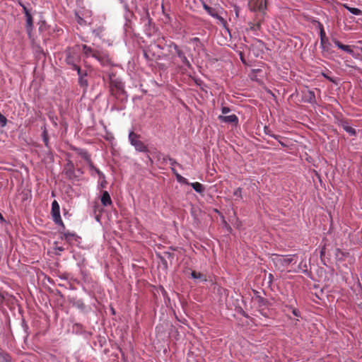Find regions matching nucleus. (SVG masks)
I'll list each match as a JSON object with an SVG mask.
<instances>
[{
    "label": "nucleus",
    "instance_id": "1",
    "mask_svg": "<svg viewBox=\"0 0 362 362\" xmlns=\"http://www.w3.org/2000/svg\"><path fill=\"white\" fill-rule=\"evenodd\" d=\"M109 87L111 95L120 102L127 100V95L124 90L123 83L116 78L114 73L109 74Z\"/></svg>",
    "mask_w": 362,
    "mask_h": 362
},
{
    "label": "nucleus",
    "instance_id": "2",
    "mask_svg": "<svg viewBox=\"0 0 362 362\" xmlns=\"http://www.w3.org/2000/svg\"><path fill=\"white\" fill-rule=\"evenodd\" d=\"M82 49L83 52L86 57L92 56L93 57L98 60L103 65L111 64V59H110L107 54L98 50L93 49L91 47L87 46L86 45H83Z\"/></svg>",
    "mask_w": 362,
    "mask_h": 362
},
{
    "label": "nucleus",
    "instance_id": "3",
    "mask_svg": "<svg viewBox=\"0 0 362 362\" xmlns=\"http://www.w3.org/2000/svg\"><path fill=\"white\" fill-rule=\"evenodd\" d=\"M163 47L160 44L156 42L151 43L145 49H144V55L145 58L150 61L159 59L163 54Z\"/></svg>",
    "mask_w": 362,
    "mask_h": 362
},
{
    "label": "nucleus",
    "instance_id": "4",
    "mask_svg": "<svg viewBox=\"0 0 362 362\" xmlns=\"http://www.w3.org/2000/svg\"><path fill=\"white\" fill-rule=\"evenodd\" d=\"M297 255H281L278 254L272 255V262L275 267L279 269H284L292 263H296L295 258Z\"/></svg>",
    "mask_w": 362,
    "mask_h": 362
},
{
    "label": "nucleus",
    "instance_id": "5",
    "mask_svg": "<svg viewBox=\"0 0 362 362\" xmlns=\"http://www.w3.org/2000/svg\"><path fill=\"white\" fill-rule=\"evenodd\" d=\"M140 137V134H138L133 131L130 132L129 134V142L133 146H134L136 151L144 153L148 152L147 146H146L143 141L139 140Z\"/></svg>",
    "mask_w": 362,
    "mask_h": 362
},
{
    "label": "nucleus",
    "instance_id": "6",
    "mask_svg": "<svg viewBox=\"0 0 362 362\" xmlns=\"http://www.w3.org/2000/svg\"><path fill=\"white\" fill-rule=\"evenodd\" d=\"M248 6L251 11H259L263 18L267 10V0H250Z\"/></svg>",
    "mask_w": 362,
    "mask_h": 362
},
{
    "label": "nucleus",
    "instance_id": "7",
    "mask_svg": "<svg viewBox=\"0 0 362 362\" xmlns=\"http://www.w3.org/2000/svg\"><path fill=\"white\" fill-rule=\"evenodd\" d=\"M51 214L52 216L53 221L56 224L59 225L63 229H65V226L61 218L59 205L56 200H54L52 203V211Z\"/></svg>",
    "mask_w": 362,
    "mask_h": 362
},
{
    "label": "nucleus",
    "instance_id": "8",
    "mask_svg": "<svg viewBox=\"0 0 362 362\" xmlns=\"http://www.w3.org/2000/svg\"><path fill=\"white\" fill-rule=\"evenodd\" d=\"M167 46L170 48L173 47L177 57L182 60V62L187 67V68H192V65L189 60L187 59L185 53L182 49L179 48V47L173 42H170Z\"/></svg>",
    "mask_w": 362,
    "mask_h": 362
},
{
    "label": "nucleus",
    "instance_id": "9",
    "mask_svg": "<svg viewBox=\"0 0 362 362\" xmlns=\"http://www.w3.org/2000/svg\"><path fill=\"white\" fill-rule=\"evenodd\" d=\"M203 7L210 16L218 19L224 27L226 26V21L218 14V11L216 8L211 7L205 3L203 4Z\"/></svg>",
    "mask_w": 362,
    "mask_h": 362
},
{
    "label": "nucleus",
    "instance_id": "10",
    "mask_svg": "<svg viewBox=\"0 0 362 362\" xmlns=\"http://www.w3.org/2000/svg\"><path fill=\"white\" fill-rule=\"evenodd\" d=\"M71 149L73 151H76L78 155H79L82 158H83L88 163L89 168H93V163L90 158V155L87 152V151L82 149V148H76V147H72Z\"/></svg>",
    "mask_w": 362,
    "mask_h": 362
},
{
    "label": "nucleus",
    "instance_id": "11",
    "mask_svg": "<svg viewBox=\"0 0 362 362\" xmlns=\"http://www.w3.org/2000/svg\"><path fill=\"white\" fill-rule=\"evenodd\" d=\"M303 100L306 103H310V104H316V98L314 91L310 90H307L306 91H303Z\"/></svg>",
    "mask_w": 362,
    "mask_h": 362
},
{
    "label": "nucleus",
    "instance_id": "12",
    "mask_svg": "<svg viewBox=\"0 0 362 362\" xmlns=\"http://www.w3.org/2000/svg\"><path fill=\"white\" fill-rule=\"evenodd\" d=\"M332 42L334 43V45L340 49L349 53V54L354 56V51L351 48V46L349 45H345L342 44L340 41H339L336 38L332 39Z\"/></svg>",
    "mask_w": 362,
    "mask_h": 362
},
{
    "label": "nucleus",
    "instance_id": "13",
    "mask_svg": "<svg viewBox=\"0 0 362 362\" xmlns=\"http://www.w3.org/2000/svg\"><path fill=\"white\" fill-rule=\"evenodd\" d=\"M59 233L62 234L61 239L64 240L68 243H70L73 239L76 240V238H78L75 233L66 232L65 229H63L62 227L59 230Z\"/></svg>",
    "mask_w": 362,
    "mask_h": 362
},
{
    "label": "nucleus",
    "instance_id": "14",
    "mask_svg": "<svg viewBox=\"0 0 362 362\" xmlns=\"http://www.w3.org/2000/svg\"><path fill=\"white\" fill-rule=\"evenodd\" d=\"M218 118L220 121L226 123H231L235 125L238 123V118L235 115H231L229 116L219 115Z\"/></svg>",
    "mask_w": 362,
    "mask_h": 362
},
{
    "label": "nucleus",
    "instance_id": "15",
    "mask_svg": "<svg viewBox=\"0 0 362 362\" xmlns=\"http://www.w3.org/2000/svg\"><path fill=\"white\" fill-rule=\"evenodd\" d=\"M70 303L72 304L73 306L77 308L82 312H86L87 311V307L85 305V303L81 300H77L75 298H73L70 300Z\"/></svg>",
    "mask_w": 362,
    "mask_h": 362
},
{
    "label": "nucleus",
    "instance_id": "16",
    "mask_svg": "<svg viewBox=\"0 0 362 362\" xmlns=\"http://www.w3.org/2000/svg\"><path fill=\"white\" fill-rule=\"evenodd\" d=\"M101 203L104 206H110L112 204L110 194L107 191H103L101 196Z\"/></svg>",
    "mask_w": 362,
    "mask_h": 362
},
{
    "label": "nucleus",
    "instance_id": "17",
    "mask_svg": "<svg viewBox=\"0 0 362 362\" xmlns=\"http://www.w3.org/2000/svg\"><path fill=\"white\" fill-rule=\"evenodd\" d=\"M25 18H26L25 28H26L28 34L30 35L31 34V32H32L33 28V16H32L31 13H30V14L26 13Z\"/></svg>",
    "mask_w": 362,
    "mask_h": 362
},
{
    "label": "nucleus",
    "instance_id": "18",
    "mask_svg": "<svg viewBox=\"0 0 362 362\" xmlns=\"http://www.w3.org/2000/svg\"><path fill=\"white\" fill-rule=\"evenodd\" d=\"M255 300L257 302L259 307L266 306L269 307L271 303L269 301L264 298V297L261 296L260 295H257L255 297Z\"/></svg>",
    "mask_w": 362,
    "mask_h": 362
},
{
    "label": "nucleus",
    "instance_id": "19",
    "mask_svg": "<svg viewBox=\"0 0 362 362\" xmlns=\"http://www.w3.org/2000/svg\"><path fill=\"white\" fill-rule=\"evenodd\" d=\"M341 127H343V129L346 132H348L349 134H350V135L351 136H355L356 134V130L351 127V126L349 125L348 122L346 121H344V120H341Z\"/></svg>",
    "mask_w": 362,
    "mask_h": 362
},
{
    "label": "nucleus",
    "instance_id": "20",
    "mask_svg": "<svg viewBox=\"0 0 362 362\" xmlns=\"http://www.w3.org/2000/svg\"><path fill=\"white\" fill-rule=\"evenodd\" d=\"M42 140L44 141L45 146L48 149H50V146H49V136H48V132H47V128L45 126H44L42 127Z\"/></svg>",
    "mask_w": 362,
    "mask_h": 362
},
{
    "label": "nucleus",
    "instance_id": "21",
    "mask_svg": "<svg viewBox=\"0 0 362 362\" xmlns=\"http://www.w3.org/2000/svg\"><path fill=\"white\" fill-rule=\"evenodd\" d=\"M349 255V252H343L341 249L337 248L336 250V259L338 261H344L346 257Z\"/></svg>",
    "mask_w": 362,
    "mask_h": 362
},
{
    "label": "nucleus",
    "instance_id": "22",
    "mask_svg": "<svg viewBox=\"0 0 362 362\" xmlns=\"http://www.w3.org/2000/svg\"><path fill=\"white\" fill-rule=\"evenodd\" d=\"M171 170L173 173L175 175L177 180L182 184L185 185H189V182L186 178L180 175L177 170L175 169V168L171 167Z\"/></svg>",
    "mask_w": 362,
    "mask_h": 362
},
{
    "label": "nucleus",
    "instance_id": "23",
    "mask_svg": "<svg viewBox=\"0 0 362 362\" xmlns=\"http://www.w3.org/2000/svg\"><path fill=\"white\" fill-rule=\"evenodd\" d=\"M189 185L198 193L199 194H202L204 190H205V188L203 186L202 184L199 183V182H192V183H189Z\"/></svg>",
    "mask_w": 362,
    "mask_h": 362
},
{
    "label": "nucleus",
    "instance_id": "24",
    "mask_svg": "<svg viewBox=\"0 0 362 362\" xmlns=\"http://www.w3.org/2000/svg\"><path fill=\"white\" fill-rule=\"evenodd\" d=\"M320 47L322 48V52H329L331 49V44L329 42L328 38L326 40H323V41H320Z\"/></svg>",
    "mask_w": 362,
    "mask_h": 362
},
{
    "label": "nucleus",
    "instance_id": "25",
    "mask_svg": "<svg viewBox=\"0 0 362 362\" xmlns=\"http://www.w3.org/2000/svg\"><path fill=\"white\" fill-rule=\"evenodd\" d=\"M262 19H259L256 23H249V30L252 31H258L261 29V23H262Z\"/></svg>",
    "mask_w": 362,
    "mask_h": 362
},
{
    "label": "nucleus",
    "instance_id": "26",
    "mask_svg": "<svg viewBox=\"0 0 362 362\" xmlns=\"http://www.w3.org/2000/svg\"><path fill=\"white\" fill-rule=\"evenodd\" d=\"M66 177L69 180H78L77 175L75 174L74 169L64 170Z\"/></svg>",
    "mask_w": 362,
    "mask_h": 362
},
{
    "label": "nucleus",
    "instance_id": "27",
    "mask_svg": "<svg viewBox=\"0 0 362 362\" xmlns=\"http://www.w3.org/2000/svg\"><path fill=\"white\" fill-rule=\"evenodd\" d=\"M78 83L79 86L83 88V93H85L88 86L86 76H81L80 78H78Z\"/></svg>",
    "mask_w": 362,
    "mask_h": 362
},
{
    "label": "nucleus",
    "instance_id": "28",
    "mask_svg": "<svg viewBox=\"0 0 362 362\" xmlns=\"http://www.w3.org/2000/svg\"><path fill=\"white\" fill-rule=\"evenodd\" d=\"M191 276L195 279H200L203 281H206V276L202 273L197 272L196 271H192L191 272Z\"/></svg>",
    "mask_w": 362,
    "mask_h": 362
},
{
    "label": "nucleus",
    "instance_id": "29",
    "mask_svg": "<svg viewBox=\"0 0 362 362\" xmlns=\"http://www.w3.org/2000/svg\"><path fill=\"white\" fill-rule=\"evenodd\" d=\"M163 161L164 162H166L167 160H169L170 163V165L171 167L174 168L175 165H177L179 166L180 168H182V165L178 163L174 158H171L170 156H165L163 158Z\"/></svg>",
    "mask_w": 362,
    "mask_h": 362
},
{
    "label": "nucleus",
    "instance_id": "30",
    "mask_svg": "<svg viewBox=\"0 0 362 362\" xmlns=\"http://www.w3.org/2000/svg\"><path fill=\"white\" fill-rule=\"evenodd\" d=\"M344 8H346L350 13H351L352 14L354 15H356V16H358V15H361L362 14V11L361 10L357 8H352V7H350L349 6H347L346 4H344Z\"/></svg>",
    "mask_w": 362,
    "mask_h": 362
},
{
    "label": "nucleus",
    "instance_id": "31",
    "mask_svg": "<svg viewBox=\"0 0 362 362\" xmlns=\"http://www.w3.org/2000/svg\"><path fill=\"white\" fill-rule=\"evenodd\" d=\"M0 362H11V357L5 352L0 353Z\"/></svg>",
    "mask_w": 362,
    "mask_h": 362
},
{
    "label": "nucleus",
    "instance_id": "32",
    "mask_svg": "<svg viewBox=\"0 0 362 362\" xmlns=\"http://www.w3.org/2000/svg\"><path fill=\"white\" fill-rule=\"evenodd\" d=\"M66 62L68 64L72 66L73 69L75 68V66H78L75 63V59L73 56H71V53H69L67 54L66 58Z\"/></svg>",
    "mask_w": 362,
    "mask_h": 362
},
{
    "label": "nucleus",
    "instance_id": "33",
    "mask_svg": "<svg viewBox=\"0 0 362 362\" xmlns=\"http://www.w3.org/2000/svg\"><path fill=\"white\" fill-rule=\"evenodd\" d=\"M325 252H326V244H324V245L321 247V250H320V259L324 265H327V263L325 261Z\"/></svg>",
    "mask_w": 362,
    "mask_h": 362
},
{
    "label": "nucleus",
    "instance_id": "34",
    "mask_svg": "<svg viewBox=\"0 0 362 362\" xmlns=\"http://www.w3.org/2000/svg\"><path fill=\"white\" fill-rule=\"evenodd\" d=\"M285 307H286V308H287L288 310H291L292 313H293L295 316H296V317H300V311H299L298 309H296V308H293L292 305H285Z\"/></svg>",
    "mask_w": 362,
    "mask_h": 362
},
{
    "label": "nucleus",
    "instance_id": "35",
    "mask_svg": "<svg viewBox=\"0 0 362 362\" xmlns=\"http://www.w3.org/2000/svg\"><path fill=\"white\" fill-rule=\"evenodd\" d=\"M74 69L77 71L78 78H80L81 76H87L86 71L81 70L79 66H75Z\"/></svg>",
    "mask_w": 362,
    "mask_h": 362
},
{
    "label": "nucleus",
    "instance_id": "36",
    "mask_svg": "<svg viewBox=\"0 0 362 362\" xmlns=\"http://www.w3.org/2000/svg\"><path fill=\"white\" fill-rule=\"evenodd\" d=\"M264 133H265L266 134H267V135H269V136H272V137H273V138H274V139H279V137H280V136H278V135L273 134L272 133L271 129H270L268 127H267V126H265V127H264Z\"/></svg>",
    "mask_w": 362,
    "mask_h": 362
},
{
    "label": "nucleus",
    "instance_id": "37",
    "mask_svg": "<svg viewBox=\"0 0 362 362\" xmlns=\"http://www.w3.org/2000/svg\"><path fill=\"white\" fill-rule=\"evenodd\" d=\"M7 123L6 117L0 112V126L5 127Z\"/></svg>",
    "mask_w": 362,
    "mask_h": 362
},
{
    "label": "nucleus",
    "instance_id": "38",
    "mask_svg": "<svg viewBox=\"0 0 362 362\" xmlns=\"http://www.w3.org/2000/svg\"><path fill=\"white\" fill-rule=\"evenodd\" d=\"M90 170H94L95 173H96L100 178H104V174L98 169L94 165L93 168H89Z\"/></svg>",
    "mask_w": 362,
    "mask_h": 362
},
{
    "label": "nucleus",
    "instance_id": "39",
    "mask_svg": "<svg viewBox=\"0 0 362 362\" xmlns=\"http://www.w3.org/2000/svg\"><path fill=\"white\" fill-rule=\"evenodd\" d=\"M233 195L240 198V199H242L243 198V195H242V188L241 187H238L237 188L234 192H233Z\"/></svg>",
    "mask_w": 362,
    "mask_h": 362
},
{
    "label": "nucleus",
    "instance_id": "40",
    "mask_svg": "<svg viewBox=\"0 0 362 362\" xmlns=\"http://www.w3.org/2000/svg\"><path fill=\"white\" fill-rule=\"evenodd\" d=\"M320 41H323V40L327 39V37H326V33L325 32L324 28H321V30H320Z\"/></svg>",
    "mask_w": 362,
    "mask_h": 362
},
{
    "label": "nucleus",
    "instance_id": "41",
    "mask_svg": "<svg viewBox=\"0 0 362 362\" xmlns=\"http://www.w3.org/2000/svg\"><path fill=\"white\" fill-rule=\"evenodd\" d=\"M320 41H323V40L327 39V37H326V33L325 32L324 28H321V30H320Z\"/></svg>",
    "mask_w": 362,
    "mask_h": 362
},
{
    "label": "nucleus",
    "instance_id": "42",
    "mask_svg": "<svg viewBox=\"0 0 362 362\" xmlns=\"http://www.w3.org/2000/svg\"><path fill=\"white\" fill-rule=\"evenodd\" d=\"M72 169H74V163L71 160H69L68 163L65 165L64 170H72Z\"/></svg>",
    "mask_w": 362,
    "mask_h": 362
},
{
    "label": "nucleus",
    "instance_id": "43",
    "mask_svg": "<svg viewBox=\"0 0 362 362\" xmlns=\"http://www.w3.org/2000/svg\"><path fill=\"white\" fill-rule=\"evenodd\" d=\"M322 75L324 76V78H325L328 81H331L332 83H337L336 80H334L333 78L329 76L327 74H326L325 73H322Z\"/></svg>",
    "mask_w": 362,
    "mask_h": 362
},
{
    "label": "nucleus",
    "instance_id": "44",
    "mask_svg": "<svg viewBox=\"0 0 362 362\" xmlns=\"http://www.w3.org/2000/svg\"><path fill=\"white\" fill-rule=\"evenodd\" d=\"M163 257H165V258H168V259H173L174 254L171 253L170 252H164Z\"/></svg>",
    "mask_w": 362,
    "mask_h": 362
},
{
    "label": "nucleus",
    "instance_id": "45",
    "mask_svg": "<svg viewBox=\"0 0 362 362\" xmlns=\"http://www.w3.org/2000/svg\"><path fill=\"white\" fill-rule=\"evenodd\" d=\"M158 256L160 258V262H162V264L165 266V267H168V262H167L165 257L161 256L160 255H158Z\"/></svg>",
    "mask_w": 362,
    "mask_h": 362
},
{
    "label": "nucleus",
    "instance_id": "46",
    "mask_svg": "<svg viewBox=\"0 0 362 362\" xmlns=\"http://www.w3.org/2000/svg\"><path fill=\"white\" fill-rule=\"evenodd\" d=\"M102 180L100 187L101 189L105 188L107 185V181L105 180V177L104 176V178H100Z\"/></svg>",
    "mask_w": 362,
    "mask_h": 362
},
{
    "label": "nucleus",
    "instance_id": "47",
    "mask_svg": "<svg viewBox=\"0 0 362 362\" xmlns=\"http://www.w3.org/2000/svg\"><path fill=\"white\" fill-rule=\"evenodd\" d=\"M221 112L223 114H227L230 112V109L228 107H222Z\"/></svg>",
    "mask_w": 362,
    "mask_h": 362
},
{
    "label": "nucleus",
    "instance_id": "48",
    "mask_svg": "<svg viewBox=\"0 0 362 362\" xmlns=\"http://www.w3.org/2000/svg\"><path fill=\"white\" fill-rule=\"evenodd\" d=\"M313 23H317V28H319L320 30H321V28H324L323 25L320 21L314 20Z\"/></svg>",
    "mask_w": 362,
    "mask_h": 362
},
{
    "label": "nucleus",
    "instance_id": "49",
    "mask_svg": "<svg viewBox=\"0 0 362 362\" xmlns=\"http://www.w3.org/2000/svg\"><path fill=\"white\" fill-rule=\"evenodd\" d=\"M22 8H23V13H25V16H26V13L27 14H30V13L29 10L28 9V8L25 5H22Z\"/></svg>",
    "mask_w": 362,
    "mask_h": 362
},
{
    "label": "nucleus",
    "instance_id": "50",
    "mask_svg": "<svg viewBox=\"0 0 362 362\" xmlns=\"http://www.w3.org/2000/svg\"><path fill=\"white\" fill-rule=\"evenodd\" d=\"M268 278H269V283H271V282H272V281H273V280H274V276H273V274H269Z\"/></svg>",
    "mask_w": 362,
    "mask_h": 362
},
{
    "label": "nucleus",
    "instance_id": "51",
    "mask_svg": "<svg viewBox=\"0 0 362 362\" xmlns=\"http://www.w3.org/2000/svg\"><path fill=\"white\" fill-rule=\"evenodd\" d=\"M240 313L242 314L243 316H244L246 318H248L249 317V315L243 310H242Z\"/></svg>",
    "mask_w": 362,
    "mask_h": 362
},
{
    "label": "nucleus",
    "instance_id": "52",
    "mask_svg": "<svg viewBox=\"0 0 362 362\" xmlns=\"http://www.w3.org/2000/svg\"><path fill=\"white\" fill-rule=\"evenodd\" d=\"M4 300V296L3 294L0 293V302L2 303Z\"/></svg>",
    "mask_w": 362,
    "mask_h": 362
},
{
    "label": "nucleus",
    "instance_id": "53",
    "mask_svg": "<svg viewBox=\"0 0 362 362\" xmlns=\"http://www.w3.org/2000/svg\"><path fill=\"white\" fill-rule=\"evenodd\" d=\"M279 142L281 145V146H283V147L287 146V145L285 143H284L283 141H279Z\"/></svg>",
    "mask_w": 362,
    "mask_h": 362
},
{
    "label": "nucleus",
    "instance_id": "54",
    "mask_svg": "<svg viewBox=\"0 0 362 362\" xmlns=\"http://www.w3.org/2000/svg\"><path fill=\"white\" fill-rule=\"evenodd\" d=\"M23 325L25 327V330L28 328L27 324L25 322V320H23Z\"/></svg>",
    "mask_w": 362,
    "mask_h": 362
},
{
    "label": "nucleus",
    "instance_id": "55",
    "mask_svg": "<svg viewBox=\"0 0 362 362\" xmlns=\"http://www.w3.org/2000/svg\"><path fill=\"white\" fill-rule=\"evenodd\" d=\"M159 66L163 69H166V66L164 65V64H161V65H159Z\"/></svg>",
    "mask_w": 362,
    "mask_h": 362
},
{
    "label": "nucleus",
    "instance_id": "56",
    "mask_svg": "<svg viewBox=\"0 0 362 362\" xmlns=\"http://www.w3.org/2000/svg\"><path fill=\"white\" fill-rule=\"evenodd\" d=\"M253 293L255 295V296L259 295V292L257 291H256V290H253Z\"/></svg>",
    "mask_w": 362,
    "mask_h": 362
},
{
    "label": "nucleus",
    "instance_id": "57",
    "mask_svg": "<svg viewBox=\"0 0 362 362\" xmlns=\"http://www.w3.org/2000/svg\"><path fill=\"white\" fill-rule=\"evenodd\" d=\"M18 4H19L21 7H22V5H24V4L21 2V0H18Z\"/></svg>",
    "mask_w": 362,
    "mask_h": 362
},
{
    "label": "nucleus",
    "instance_id": "58",
    "mask_svg": "<svg viewBox=\"0 0 362 362\" xmlns=\"http://www.w3.org/2000/svg\"><path fill=\"white\" fill-rule=\"evenodd\" d=\"M193 40H194V41H199V39L198 37H194V38L193 39Z\"/></svg>",
    "mask_w": 362,
    "mask_h": 362
},
{
    "label": "nucleus",
    "instance_id": "59",
    "mask_svg": "<svg viewBox=\"0 0 362 362\" xmlns=\"http://www.w3.org/2000/svg\"><path fill=\"white\" fill-rule=\"evenodd\" d=\"M78 19H79V20L78 21V22L79 23H80V21H81L83 19H82L81 17H78Z\"/></svg>",
    "mask_w": 362,
    "mask_h": 362
},
{
    "label": "nucleus",
    "instance_id": "60",
    "mask_svg": "<svg viewBox=\"0 0 362 362\" xmlns=\"http://www.w3.org/2000/svg\"><path fill=\"white\" fill-rule=\"evenodd\" d=\"M78 173H83L81 169H78Z\"/></svg>",
    "mask_w": 362,
    "mask_h": 362
},
{
    "label": "nucleus",
    "instance_id": "61",
    "mask_svg": "<svg viewBox=\"0 0 362 362\" xmlns=\"http://www.w3.org/2000/svg\"><path fill=\"white\" fill-rule=\"evenodd\" d=\"M148 159H149L151 161H152V159H151V158L149 156H148Z\"/></svg>",
    "mask_w": 362,
    "mask_h": 362
},
{
    "label": "nucleus",
    "instance_id": "62",
    "mask_svg": "<svg viewBox=\"0 0 362 362\" xmlns=\"http://www.w3.org/2000/svg\"><path fill=\"white\" fill-rule=\"evenodd\" d=\"M99 342L100 344V346H102V344H101L102 343V340L101 339L99 340Z\"/></svg>",
    "mask_w": 362,
    "mask_h": 362
}]
</instances>
